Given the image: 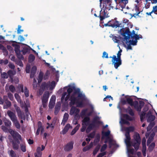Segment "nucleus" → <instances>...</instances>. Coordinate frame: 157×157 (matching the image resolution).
<instances>
[{"mask_svg":"<svg viewBox=\"0 0 157 157\" xmlns=\"http://www.w3.org/2000/svg\"><path fill=\"white\" fill-rule=\"evenodd\" d=\"M75 108H76L75 107H72L71 108L70 111V114L71 115H72L75 113Z\"/></svg>","mask_w":157,"mask_h":157,"instance_id":"nucleus-60","label":"nucleus"},{"mask_svg":"<svg viewBox=\"0 0 157 157\" xmlns=\"http://www.w3.org/2000/svg\"><path fill=\"white\" fill-rule=\"evenodd\" d=\"M20 143V142L19 139H14L12 142V146L13 149L15 150H17L18 149Z\"/></svg>","mask_w":157,"mask_h":157,"instance_id":"nucleus-16","label":"nucleus"},{"mask_svg":"<svg viewBox=\"0 0 157 157\" xmlns=\"http://www.w3.org/2000/svg\"><path fill=\"white\" fill-rule=\"evenodd\" d=\"M126 102L131 106H134V108L138 112L141 111L142 108L144 105V102L142 101H139V103L137 101H133L132 99L130 98H127L126 101L124 100L123 102L124 104H125Z\"/></svg>","mask_w":157,"mask_h":157,"instance_id":"nucleus-2","label":"nucleus"},{"mask_svg":"<svg viewBox=\"0 0 157 157\" xmlns=\"http://www.w3.org/2000/svg\"><path fill=\"white\" fill-rule=\"evenodd\" d=\"M45 148V146L42 145L41 148L40 147H37L36 151V152L34 154L35 157H41L42 153L41 151H43Z\"/></svg>","mask_w":157,"mask_h":157,"instance_id":"nucleus-11","label":"nucleus"},{"mask_svg":"<svg viewBox=\"0 0 157 157\" xmlns=\"http://www.w3.org/2000/svg\"><path fill=\"white\" fill-rule=\"evenodd\" d=\"M105 4H107V5L108 6L110 7H112V8L113 7L111 6V3L112 2V0H106L105 1Z\"/></svg>","mask_w":157,"mask_h":157,"instance_id":"nucleus-49","label":"nucleus"},{"mask_svg":"<svg viewBox=\"0 0 157 157\" xmlns=\"http://www.w3.org/2000/svg\"><path fill=\"white\" fill-rule=\"evenodd\" d=\"M133 138L136 142H141L140 137V134L138 133H136L134 135Z\"/></svg>","mask_w":157,"mask_h":157,"instance_id":"nucleus-26","label":"nucleus"},{"mask_svg":"<svg viewBox=\"0 0 157 157\" xmlns=\"http://www.w3.org/2000/svg\"><path fill=\"white\" fill-rule=\"evenodd\" d=\"M105 26H111L113 28L115 27H122L123 26L122 24H120L119 22L117 21H114L113 20L110 21L108 23L105 24Z\"/></svg>","mask_w":157,"mask_h":157,"instance_id":"nucleus-8","label":"nucleus"},{"mask_svg":"<svg viewBox=\"0 0 157 157\" xmlns=\"http://www.w3.org/2000/svg\"><path fill=\"white\" fill-rule=\"evenodd\" d=\"M117 1L119 2L120 5L123 7L126 4L128 3V0H117Z\"/></svg>","mask_w":157,"mask_h":157,"instance_id":"nucleus-33","label":"nucleus"},{"mask_svg":"<svg viewBox=\"0 0 157 157\" xmlns=\"http://www.w3.org/2000/svg\"><path fill=\"white\" fill-rule=\"evenodd\" d=\"M125 136L126 138L125 140V143L128 147H130L131 146V142L130 141L131 138L130 134L128 132H125Z\"/></svg>","mask_w":157,"mask_h":157,"instance_id":"nucleus-14","label":"nucleus"},{"mask_svg":"<svg viewBox=\"0 0 157 157\" xmlns=\"http://www.w3.org/2000/svg\"><path fill=\"white\" fill-rule=\"evenodd\" d=\"M8 97L11 101H13V94L10 93H8Z\"/></svg>","mask_w":157,"mask_h":157,"instance_id":"nucleus-61","label":"nucleus"},{"mask_svg":"<svg viewBox=\"0 0 157 157\" xmlns=\"http://www.w3.org/2000/svg\"><path fill=\"white\" fill-rule=\"evenodd\" d=\"M24 108L25 109V112L26 113V116H29V109L28 108L27 105L25 103Z\"/></svg>","mask_w":157,"mask_h":157,"instance_id":"nucleus-48","label":"nucleus"},{"mask_svg":"<svg viewBox=\"0 0 157 157\" xmlns=\"http://www.w3.org/2000/svg\"><path fill=\"white\" fill-rule=\"evenodd\" d=\"M89 128H90V129H92L93 128L97 127V125H96L95 124H94L93 123L91 124H89L88 125Z\"/></svg>","mask_w":157,"mask_h":157,"instance_id":"nucleus-52","label":"nucleus"},{"mask_svg":"<svg viewBox=\"0 0 157 157\" xmlns=\"http://www.w3.org/2000/svg\"><path fill=\"white\" fill-rule=\"evenodd\" d=\"M20 47L19 45H17L16 47H15L14 49V51L16 54L19 53H20L21 51H20L19 49Z\"/></svg>","mask_w":157,"mask_h":157,"instance_id":"nucleus-54","label":"nucleus"},{"mask_svg":"<svg viewBox=\"0 0 157 157\" xmlns=\"http://www.w3.org/2000/svg\"><path fill=\"white\" fill-rule=\"evenodd\" d=\"M9 132L12 136L13 140L16 139H19V140H21L22 138L21 135H20L17 132L11 129H10Z\"/></svg>","mask_w":157,"mask_h":157,"instance_id":"nucleus-10","label":"nucleus"},{"mask_svg":"<svg viewBox=\"0 0 157 157\" xmlns=\"http://www.w3.org/2000/svg\"><path fill=\"white\" fill-rule=\"evenodd\" d=\"M123 117L126 120L129 121H132L133 120L132 118L127 114H124L123 115Z\"/></svg>","mask_w":157,"mask_h":157,"instance_id":"nucleus-40","label":"nucleus"},{"mask_svg":"<svg viewBox=\"0 0 157 157\" xmlns=\"http://www.w3.org/2000/svg\"><path fill=\"white\" fill-rule=\"evenodd\" d=\"M121 123L123 124H127L128 125H129L130 124L128 121L124 119H121Z\"/></svg>","mask_w":157,"mask_h":157,"instance_id":"nucleus-59","label":"nucleus"},{"mask_svg":"<svg viewBox=\"0 0 157 157\" xmlns=\"http://www.w3.org/2000/svg\"><path fill=\"white\" fill-rule=\"evenodd\" d=\"M95 132L94 131L90 133L88 136V137L93 138L95 135Z\"/></svg>","mask_w":157,"mask_h":157,"instance_id":"nucleus-62","label":"nucleus"},{"mask_svg":"<svg viewBox=\"0 0 157 157\" xmlns=\"http://www.w3.org/2000/svg\"><path fill=\"white\" fill-rule=\"evenodd\" d=\"M140 144V142H132L131 143V146L134 147L136 150H137L139 149Z\"/></svg>","mask_w":157,"mask_h":157,"instance_id":"nucleus-31","label":"nucleus"},{"mask_svg":"<svg viewBox=\"0 0 157 157\" xmlns=\"http://www.w3.org/2000/svg\"><path fill=\"white\" fill-rule=\"evenodd\" d=\"M19 90L21 92L23 93L24 91L23 89V86L22 85H19L18 86Z\"/></svg>","mask_w":157,"mask_h":157,"instance_id":"nucleus-63","label":"nucleus"},{"mask_svg":"<svg viewBox=\"0 0 157 157\" xmlns=\"http://www.w3.org/2000/svg\"><path fill=\"white\" fill-rule=\"evenodd\" d=\"M56 98L55 96H52L48 105L49 108L52 109L54 107L55 104Z\"/></svg>","mask_w":157,"mask_h":157,"instance_id":"nucleus-17","label":"nucleus"},{"mask_svg":"<svg viewBox=\"0 0 157 157\" xmlns=\"http://www.w3.org/2000/svg\"><path fill=\"white\" fill-rule=\"evenodd\" d=\"M61 104L59 103V104H57L55 108V111L54 113L56 115H57L59 110L60 108Z\"/></svg>","mask_w":157,"mask_h":157,"instance_id":"nucleus-27","label":"nucleus"},{"mask_svg":"<svg viewBox=\"0 0 157 157\" xmlns=\"http://www.w3.org/2000/svg\"><path fill=\"white\" fill-rule=\"evenodd\" d=\"M4 124L6 127H10L11 124V123L10 120L6 119L4 121Z\"/></svg>","mask_w":157,"mask_h":157,"instance_id":"nucleus-41","label":"nucleus"},{"mask_svg":"<svg viewBox=\"0 0 157 157\" xmlns=\"http://www.w3.org/2000/svg\"><path fill=\"white\" fill-rule=\"evenodd\" d=\"M145 115L146 113L145 112H142L140 114V119L141 121H142L143 119L145 118Z\"/></svg>","mask_w":157,"mask_h":157,"instance_id":"nucleus-50","label":"nucleus"},{"mask_svg":"<svg viewBox=\"0 0 157 157\" xmlns=\"http://www.w3.org/2000/svg\"><path fill=\"white\" fill-rule=\"evenodd\" d=\"M122 50H120L117 54V57L115 55L113 57L110 56V58H112V62L115 68L117 69L122 64V60L121 59V52Z\"/></svg>","mask_w":157,"mask_h":157,"instance_id":"nucleus-3","label":"nucleus"},{"mask_svg":"<svg viewBox=\"0 0 157 157\" xmlns=\"http://www.w3.org/2000/svg\"><path fill=\"white\" fill-rule=\"evenodd\" d=\"M143 10L141 11L140 12H136V13H134V14H133L131 13H130V15L131 16V18L132 17H134L135 18H136L138 17H141L140 16L139 14L141 12H142Z\"/></svg>","mask_w":157,"mask_h":157,"instance_id":"nucleus-39","label":"nucleus"},{"mask_svg":"<svg viewBox=\"0 0 157 157\" xmlns=\"http://www.w3.org/2000/svg\"><path fill=\"white\" fill-rule=\"evenodd\" d=\"M35 59V56L33 54H30L29 56L28 60L29 62H33Z\"/></svg>","mask_w":157,"mask_h":157,"instance_id":"nucleus-42","label":"nucleus"},{"mask_svg":"<svg viewBox=\"0 0 157 157\" xmlns=\"http://www.w3.org/2000/svg\"><path fill=\"white\" fill-rule=\"evenodd\" d=\"M110 132L109 130H108L107 132H103L102 131V134L103 136H105L106 137H109V136L110 134Z\"/></svg>","mask_w":157,"mask_h":157,"instance_id":"nucleus-45","label":"nucleus"},{"mask_svg":"<svg viewBox=\"0 0 157 157\" xmlns=\"http://www.w3.org/2000/svg\"><path fill=\"white\" fill-rule=\"evenodd\" d=\"M90 118L88 117H86L82 120V127L81 129V131L82 132H84L85 131L86 127L89 124L90 122Z\"/></svg>","mask_w":157,"mask_h":157,"instance_id":"nucleus-6","label":"nucleus"},{"mask_svg":"<svg viewBox=\"0 0 157 157\" xmlns=\"http://www.w3.org/2000/svg\"><path fill=\"white\" fill-rule=\"evenodd\" d=\"M69 117V115L67 113H65L63 116V120L61 124L63 126L65 125L66 123L67 122Z\"/></svg>","mask_w":157,"mask_h":157,"instance_id":"nucleus-22","label":"nucleus"},{"mask_svg":"<svg viewBox=\"0 0 157 157\" xmlns=\"http://www.w3.org/2000/svg\"><path fill=\"white\" fill-rule=\"evenodd\" d=\"M49 96V92L48 91H45L44 94L43 98L41 99L42 101H43L44 102H47Z\"/></svg>","mask_w":157,"mask_h":157,"instance_id":"nucleus-18","label":"nucleus"},{"mask_svg":"<svg viewBox=\"0 0 157 157\" xmlns=\"http://www.w3.org/2000/svg\"><path fill=\"white\" fill-rule=\"evenodd\" d=\"M135 37V39L134 41H131L132 42V45H136L137 43V40H139L140 38H142V36L140 35V36L139 35H136V36Z\"/></svg>","mask_w":157,"mask_h":157,"instance_id":"nucleus-25","label":"nucleus"},{"mask_svg":"<svg viewBox=\"0 0 157 157\" xmlns=\"http://www.w3.org/2000/svg\"><path fill=\"white\" fill-rule=\"evenodd\" d=\"M29 48L27 47H24L22 48V49L21 52H22L23 55L25 54L27 52H29Z\"/></svg>","mask_w":157,"mask_h":157,"instance_id":"nucleus-37","label":"nucleus"},{"mask_svg":"<svg viewBox=\"0 0 157 157\" xmlns=\"http://www.w3.org/2000/svg\"><path fill=\"white\" fill-rule=\"evenodd\" d=\"M14 107L17 112L19 118L20 119L25 120V115L24 113L21 111L20 107L17 106L16 104H14Z\"/></svg>","mask_w":157,"mask_h":157,"instance_id":"nucleus-7","label":"nucleus"},{"mask_svg":"<svg viewBox=\"0 0 157 157\" xmlns=\"http://www.w3.org/2000/svg\"><path fill=\"white\" fill-rule=\"evenodd\" d=\"M99 119V117L97 116L94 118L92 121L93 123L97 125V128L99 127L100 125L102 123V122L98 121Z\"/></svg>","mask_w":157,"mask_h":157,"instance_id":"nucleus-20","label":"nucleus"},{"mask_svg":"<svg viewBox=\"0 0 157 157\" xmlns=\"http://www.w3.org/2000/svg\"><path fill=\"white\" fill-rule=\"evenodd\" d=\"M75 89V86H70L67 90L68 94H70L73 91V90Z\"/></svg>","mask_w":157,"mask_h":157,"instance_id":"nucleus-38","label":"nucleus"},{"mask_svg":"<svg viewBox=\"0 0 157 157\" xmlns=\"http://www.w3.org/2000/svg\"><path fill=\"white\" fill-rule=\"evenodd\" d=\"M124 110L127 113H128L131 116H134V113L130 106H128L127 108L125 109Z\"/></svg>","mask_w":157,"mask_h":157,"instance_id":"nucleus-23","label":"nucleus"},{"mask_svg":"<svg viewBox=\"0 0 157 157\" xmlns=\"http://www.w3.org/2000/svg\"><path fill=\"white\" fill-rule=\"evenodd\" d=\"M24 94L25 96L26 97H28L29 96V90L27 89L26 87L25 86L24 87Z\"/></svg>","mask_w":157,"mask_h":157,"instance_id":"nucleus-47","label":"nucleus"},{"mask_svg":"<svg viewBox=\"0 0 157 157\" xmlns=\"http://www.w3.org/2000/svg\"><path fill=\"white\" fill-rule=\"evenodd\" d=\"M43 75L42 74H41L40 73L39 76H38V83L40 82L43 79Z\"/></svg>","mask_w":157,"mask_h":157,"instance_id":"nucleus-55","label":"nucleus"},{"mask_svg":"<svg viewBox=\"0 0 157 157\" xmlns=\"http://www.w3.org/2000/svg\"><path fill=\"white\" fill-rule=\"evenodd\" d=\"M56 86V82L54 81H52L51 84H49V87L50 90H52L54 89Z\"/></svg>","mask_w":157,"mask_h":157,"instance_id":"nucleus-43","label":"nucleus"},{"mask_svg":"<svg viewBox=\"0 0 157 157\" xmlns=\"http://www.w3.org/2000/svg\"><path fill=\"white\" fill-rule=\"evenodd\" d=\"M37 127L38 129L41 130V133H42L44 131V128L42 126V123L41 121H39L38 122Z\"/></svg>","mask_w":157,"mask_h":157,"instance_id":"nucleus-36","label":"nucleus"},{"mask_svg":"<svg viewBox=\"0 0 157 157\" xmlns=\"http://www.w3.org/2000/svg\"><path fill=\"white\" fill-rule=\"evenodd\" d=\"M115 1H116L117 3L118 4L117 6L119 7V9L120 10H121V11H123V13H124L125 14H128V13L125 10L126 9L125 7L126 6V5L127 4H126L124 6V7H123L122 6H121L120 5V3H119V2H118V1H117V0H115Z\"/></svg>","mask_w":157,"mask_h":157,"instance_id":"nucleus-24","label":"nucleus"},{"mask_svg":"<svg viewBox=\"0 0 157 157\" xmlns=\"http://www.w3.org/2000/svg\"><path fill=\"white\" fill-rule=\"evenodd\" d=\"M131 41H134V40H128V43H129V44H128V46H127V49H129V50H132V47L131 46V45H132V44H131L132 43V42H131Z\"/></svg>","mask_w":157,"mask_h":157,"instance_id":"nucleus-51","label":"nucleus"},{"mask_svg":"<svg viewBox=\"0 0 157 157\" xmlns=\"http://www.w3.org/2000/svg\"><path fill=\"white\" fill-rule=\"evenodd\" d=\"M135 128L134 127L129 126V127H126L125 128V130L126 132H128L130 134V132H133Z\"/></svg>","mask_w":157,"mask_h":157,"instance_id":"nucleus-32","label":"nucleus"},{"mask_svg":"<svg viewBox=\"0 0 157 157\" xmlns=\"http://www.w3.org/2000/svg\"><path fill=\"white\" fill-rule=\"evenodd\" d=\"M4 99V102L5 104L3 106L4 109H7L11 107V103L10 101L8 100V97L7 96L4 95L3 96Z\"/></svg>","mask_w":157,"mask_h":157,"instance_id":"nucleus-12","label":"nucleus"},{"mask_svg":"<svg viewBox=\"0 0 157 157\" xmlns=\"http://www.w3.org/2000/svg\"><path fill=\"white\" fill-rule=\"evenodd\" d=\"M10 90L13 93L15 91V88L14 86L12 85H10L9 87Z\"/></svg>","mask_w":157,"mask_h":157,"instance_id":"nucleus-57","label":"nucleus"},{"mask_svg":"<svg viewBox=\"0 0 157 157\" xmlns=\"http://www.w3.org/2000/svg\"><path fill=\"white\" fill-rule=\"evenodd\" d=\"M7 114L16 128L17 129H20L21 125L17 121V117L15 113L10 110H8Z\"/></svg>","mask_w":157,"mask_h":157,"instance_id":"nucleus-5","label":"nucleus"},{"mask_svg":"<svg viewBox=\"0 0 157 157\" xmlns=\"http://www.w3.org/2000/svg\"><path fill=\"white\" fill-rule=\"evenodd\" d=\"M80 126L79 124H78L71 131V135H74L78 130Z\"/></svg>","mask_w":157,"mask_h":157,"instance_id":"nucleus-35","label":"nucleus"},{"mask_svg":"<svg viewBox=\"0 0 157 157\" xmlns=\"http://www.w3.org/2000/svg\"><path fill=\"white\" fill-rule=\"evenodd\" d=\"M92 142H91L89 145L86 146L85 147L83 148L82 149L83 151L84 152H86V151L89 150L92 147Z\"/></svg>","mask_w":157,"mask_h":157,"instance_id":"nucleus-34","label":"nucleus"},{"mask_svg":"<svg viewBox=\"0 0 157 157\" xmlns=\"http://www.w3.org/2000/svg\"><path fill=\"white\" fill-rule=\"evenodd\" d=\"M10 155L11 157H16V154L15 152L12 150L10 151Z\"/></svg>","mask_w":157,"mask_h":157,"instance_id":"nucleus-64","label":"nucleus"},{"mask_svg":"<svg viewBox=\"0 0 157 157\" xmlns=\"http://www.w3.org/2000/svg\"><path fill=\"white\" fill-rule=\"evenodd\" d=\"M151 113L148 112L147 115V122H151V121H153L155 119V116L152 115L151 114Z\"/></svg>","mask_w":157,"mask_h":157,"instance_id":"nucleus-21","label":"nucleus"},{"mask_svg":"<svg viewBox=\"0 0 157 157\" xmlns=\"http://www.w3.org/2000/svg\"><path fill=\"white\" fill-rule=\"evenodd\" d=\"M155 135V134L154 132L152 133L150 135L148 139L147 140V145L150 144L152 141Z\"/></svg>","mask_w":157,"mask_h":157,"instance_id":"nucleus-29","label":"nucleus"},{"mask_svg":"<svg viewBox=\"0 0 157 157\" xmlns=\"http://www.w3.org/2000/svg\"><path fill=\"white\" fill-rule=\"evenodd\" d=\"M14 96L17 101L18 102L21 103V101L19 95L15 93L14 94Z\"/></svg>","mask_w":157,"mask_h":157,"instance_id":"nucleus-46","label":"nucleus"},{"mask_svg":"<svg viewBox=\"0 0 157 157\" xmlns=\"http://www.w3.org/2000/svg\"><path fill=\"white\" fill-rule=\"evenodd\" d=\"M9 62L8 60L6 59L4 60L2 59L0 60V64H4V65L7 64Z\"/></svg>","mask_w":157,"mask_h":157,"instance_id":"nucleus-53","label":"nucleus"},{"mask_svg":"<svg viewBox=\"0 0 157 157\" xmlns=\"http://www.w3.org/2000/svg\"><path fill=\"white\" fill-rule=\"evenodd\" d=\"M7 73L8 76H9L10 78H12L13 75L16 74V72L14 71L9 70L7 71Z\"/></svg>","mask_w":157,"mask_h":157,"instance_id":"nucleus-30","label":"nucleus"},{"mask_svg":"<svg viewBox=\"0 0 157 157\" xmlns=\"http://www.w3.org/2000/svg\"><path fill=\"white\" fill-rule=\"evenodd\" d=\"M100 148V146L98 145L96 146L95 148L93 150V155H95L99 151Z\"/></svg>","mask_w":157,"mask_h":157,"instance_id":"nucleus-44","label":"nucleus"},{"mask_svg":"<svg viewBox=\"0 0 157 157\" xmlns=\"http://www.w3.org/2000/svg\"><path fill=\"white\" fill-rule=\"evenodd\" d=\"M108 14L105 12V10H104L103 11L101 10L100 12L99 15L98 17H99L100 19V21H102L106 18L108 17Z\"/></svg>","mask_w":157,"mask_h":157,"instance_id":"nucleus-13","label":"nucleus"},{"mask_svg":"<svg viewBox=\"0 0 157 157\" xmlns=\"http://www.w3.org/2000/svg\"><path fill=\"white\" fill-rule=\"evenodd\" d=\"M75 95L72 94L70 98V100L71 101L70 104L71 105H74L75 104H77V106L78 107H82L84 106L83 101H82L80 98H78V97H75Z\"/></svg>","mask_w":157,"mask_h":157,"instance_id":"nucleus-4","label":"nucleus"},{"mask_svg":"<svg viewBox=\"0 0 157 157\" xmlns=\"http://www.w3.org/2000/svg\"><path fill=\"white\" fill-rule=\"evenodd\" d=\"M70 127V125L69 124H67L62 131V133L64 135L68 131Z\"/></svg>","mask_w":157,"mask_h":157,"instance_id":"nucleus-28","label":"nucleus"},{"mask_svg":"<svg viewBox=\"0 0 157 157\" xmlns=\"http://www.w3.org/2000/svg\"><path fill=\"white\" fill-rule=\"evenodd\" d=\"M107 147V145L106 144H104L101 147L100 150L101 152H103L106 149Z\"/></svg>","mask_w":157,"mask_h":157,"instance_id":"nucleus-58","label":"nucleus"},{"mask_svg":"<svg viewBox=\"0 0 157 157\" xmlns=\"http://www.w3.org/2000/svg\"><path fill=\"white\" fill-rule=\"evenodd\" d=\"M74 92L73 94L75 95L78 94V98H80L82 101H85L86 100L85 96L82 93L80 92V90L79 88H76L75 87V89L73 90Z\"/></svg>","mask_w":157,"mask_h":157,"instance_id":"nucleus-9","label":"nucleus"},{"mask_svg":"<svg viewBox=\"0 0 157 157\" xmlns=\"http://www.w3.org/2000/svg\"><path fill=\"white\" fill-rule=\"evenodd\" d=\"M120 32L124 37L123 40L125 41V43L126 44H127L128 42V39L131 38L132 40H134L135 39V36H136V35H137L135 33V31L134 30H132V32H131L130 31L129 28L127 27L121 29Z\"/></svg>","mask_w":157,"mask_h":157,"instance_id":"nucleus-1","label":"nucleus"},{"mask_svg":"<svg viewBox=\"0 0 157 157\" xmlns=\"http://www.w3.org/2000/svg\"><path fill=\"white\" fill-rule=\"evenodd\" d=\"M1 76L2 78H8V74L6 72H4L1 73Z\"/></svg>","mask_w":157,"mask_h":157,"instance_id":"nucleus-56","label":"nucleus"},{"mask_svg":"<svg viewBox=\"0 0 157 157\" xmlns=\"http://www.w3.org/2000/svg\"><path fill=\"white\" fill-rule=\"evenodd\" d=\"M49 87V83H47L45 82H44L42 83L40 86V90L42 91H44L48 89Z\"/></svg>","mask_w":157,"mask_h":157,"instance_id":"nucleus-19","label":"nucleus"},{"mask_svg":"<svg viewBox=\"0 0 157 157\" xmlns=\"http://www.w3.org/2000/svg\"><path fill=\"white\" fill-rule=\"evenodd\" d=\"M74 142L71 141L68 143L64 147V150L65 151H69L72 149L73 147Z\"/></svg>","mask_w":157,"mask_h":157,"instance_id":"nucleus-15","label":"nucleus"}]
</instances>
